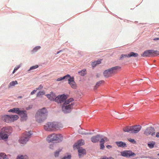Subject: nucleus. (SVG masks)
<instances>
[{"label":"nucleus","instance_id":"nucleus-38","mask_svg":"<svg viewBox=\"0 0 159 159\" xmlns=\"http://www.w3.org/2000/svg\"><path fill=\"white\" fill-rule=\"evenodd\" d=\"M66 77V76H63V77L59 78L57 79V81H61L63 80H64V78H65Z\"/></svg>","mask_w":159,"mask_h":159},{"label":"nucleus","instance_id":"nucleus-48","mask_svg":"<svg viewBox=\"0 0 159 159\" xmlns=\"http://www.w3.org/2000/svg\"><path fill=\"white\" fill-rule=\"evenodd\" d=\"M154 40H159V38H155L154 39Z\"/></svg>","mask_w":159,"mask_h":159},{"label":"nucleus","instance_id":"nucleus-24","mask_svg":"<svg viewBox=\"0 0 159 159\" xmlns=\"http://www.w3.org/2000/svg\"><path fill=\"white\" fill-rule=\"evenodd\" d=\"M0 159H8L7 155L4 153H0Z\"/></svg>","mask_w":159,"mask_h":159},{"label":"nucleus","instance_id":"nucleus-41","mask_svg":"<svg viewBox=\"0 0 159 159\" xmlns=\"http://www.w3.org/2000/svg\"><path fill=\"white\" fill-rule=\"evenodd\" d=\"M37 89H34V90L30 94L31 95H33V94H34L37 91Z\"/></svg>","mask_w":159,"mask_h":159},{"label":"nucleus","instance_id":"nucleus-50","mask_svg":"<svg viewBox=\"0 0 159 159\" xmlns=\"http://www.w3.org/2000/svg\"><path fill=\"white\" fill-rule=\"evenodd\" d=\"M53 147V145H50V146H49V148H52Z\"/></svg>","mask_w":159,"mask_h":159},{"label":"nucleus","instance_id":"nucleus-47","mask_svg":"<svg viewBox=\"0 0 159 159\" xmlns=\"http://www.w3.org/2000/svg\"><path fill=\"white\" fill-rule=\"evenodd\" d=\"M108 157H103V158H102L100 159H108Z\"/></svg>","mask_w":159,"mask_h":159},{"label":"nucleus","instance_id":"nucleus-20","mask_svg":"<svg viewBox=\"0 0 159 159\" xmlns=\"http://www.w3.org/2000/svg\"><path fill=\"white\" fill-rule=\"evenodd\" d=\"M20 110L18 108H15L10 109L8 111V112H12L18 114Z\"/></svg>","mask_w":159,"mask_h":159},{"label":"nucleus","instance_id":"nucleus-40","mask_svg":"<svg viewBox=\"0 0 159 159\" xmlns=\"http://www.w3.org/2000/svg\"><path fill=\"white\" fill-rule=\"evenodd\" d=\"M105 142L104 141V139L103 137V138L100 139V142L101 143H104Z\"/></svg>","mask_w":159,"mask_h":159},{"label":"nucleus","instance_id":"nucleus-6","mask_svg":"<svg viewBox=\"0 0 159 159\" xmlns=\"http://www.w3.org/2000/svg\"><path fill=\"white\" fill-rule=\"evenodd\" d=\"M30 131L27 132H25L23 134L22 137L19 139V142L20 143L25 144L29 140L31 135Z\"/></svg>","mask_w":159,"mask_h":159},{"label":"nucleus","instance_id":"nucleus-53","mask_svg":"<svg viewBox=\"0 0 159 159\" xmlns=\"http://www.w3.org/2000/svg\"><path fill=\"white\" fill-rule=\"evenodd\" d=\"M16 71V70L15 69H14V70H13V71L12 72V73L14 74L15 72Z\"/></svg>","mask_w":159,"mask_h":159},{"label":"nucleus","instance_id":"nucleus-51","mask_svg":"<svg viewBox=\"0 0 159 159\" xmlns=\"http://www.w3.org/2000/svg\"><path fill=\"white\" fill-rule=\"evenodd\" d=\"M108 159H114V158L112 157H110L108 158Z\"/></svg>","mask_w":159,"mask_h":159},{"label":"nucleus","instance_id":"nucleus-19","mask_svg":"<svg viewBox=\"0 0 159 159\" xmlns=\"http://www.w3.org/2000/svg\"><path fill=\"white\" fill-rule=\"evenodd\" d=\"M47 97L51 101H55V98H56L55 94L52 92L50 94L46 95Z\"/></svg>","mask_w":159,"mask_h":159},{"label":"nucleus","instance_id":"nucleus-3","mask_svg":"<svg viewBox=\"0 0 159 159\" xmlns=\"http://www.w3.org/2000/svg\"><path fill=\"white\" fill-rule=\"evenodd\" d=\"M73 100V98H70L64 102L62 107V110L63 111L67 113L70 111L74 105V103L72 102Z\"/></svg>","mask_w":159,"mask_h":159},{"label":"nucleus","instance_id":"nucleus-11","mask_svg":"<svg viewBox=\"0 0 159 159\" xmlns=\"http://www.w3.org/2000/svg\"><path fill=\"white\" fill-rule=\"evenodd\" d=\"M67 98V96L65 95L58 96L55 98V101L58 103H63Z\"/></svg>","mask_w":159,"mask_h":159},{"label":"nucleus","instance_id":"nucleus-22","mask_svg":"<svg viewBox=\"0 0 159 159\" xmlns=\"http://www.w3.org/2000/svg\"><path fill=\"white\" fill-rule=\"evenodd\" d=\"M123 131L125 132L131 133V126H126L123 129Z\"/></svg>","mask_w":159,"mask_h":159},{"label":"nucleus","instance_id":"nucleus-28","mask_svg":"<svg viewBox=\"0 0 159 159\" xmlns=\"http://www.w3.org/2000/svg\"><path fill=\"white\" fill-rule=\"evenodd\" d=\"M18 83L17 81H12L8 85V87L10 88L12 86H14L16 84H17Z\"/></svg>","mask_w":159,"mask_h":159},{"label":"nucleus","instance_id":"nucleus-54","mask_svg":"<svg viewBox=\"0 0 159 159\" xmlns=\"http://www.w3.org/2000/svg\"><path fill=\"white\" fill-rule=\"evenodd\" d=\"M148 158H150V159H153V158L152 157H148Z\"/></svg>","mask_w":159,"mask_h":159},{"label":"nucleus","instance_id":"nucleus-12","mask_svg":"<svg viewBox=\"0 0 159 159\" xmlns=\"http://www.w3.org/2000/svg\"><path fill=\"white\" fill-rule=\"evenodd\" d=\"M121 154L124 157H130L131 156H135L136 154L131 151H124L121 152Z\"/></svg>","mask_w":159,"mask_h":159},{"label":"nucleus","instance_id":"nucleus-49","mask_svg":"<svg viewBox=\"0 0 159 159\" xmlns=\"http://www.w3.org/2000/svg\"><path fill=\"white\" fill-rule=\"evenodd\" d=\"M19 68V67H16L14 68V69L16 70H17Z\"/></svg>","mask_w":159,"mask_h":159},{"label":"nucleus","instance_id":"nucleus-1","mask_svg":"<svg viewBox=\"0 0 159 159\" xmlns=\"http://www.w3.org/2000/svg\"><path fill=\"white\" fill-rule=\"evenodd\" d=\"M47 110L45 107L38 110L35 115L36 121L39 123L43 121L47 118Z\"/></svg>","mask_w":159,"mask_h":159},{"label":"nucleus","instance_id":"nucleus-39","mask_svg":"<svg viewBox=\"0 0 159 159\" xmlns=\"http://www.w3.org/2000/svg\"><path fill=\"white\" fill-rule=\"evenodd\" d=\"M128 140L129 142L132 143H136V142L135 141L134 139H130Z\"/></svg>","mask_w":159,"mask_h":159},{"label":"nucleus","instance_id":"nucleus-25","mask_svg":"<svg viewBox=\"0 0 159 159\" xmlns=\"http://www.w3.org/2000/svg\"><path fill=\"white\" fill-rule=\"evenodd\" d=\"M138 54L137 53H135L133 52H130L128 54V57H136L138 56Z\"/></svg>","mask_w":159,"mask_h":159},{"label":"nucleus","instance_id":"nucleus-42","mask_svg":"<svg viewBox=\"0 0 159 159\" xmlns=\"http://www.w3.org/2000/svg\"><path fill=\"white\" fill-rule=\"evenodd\" d=\"M103 138L104 139L105 142H108L109 141V139L105 137H103Z\"/></svg>","mask_w":159,"mask_h":159},{"label":"nucleus","instance_id":"nucleus-17","mask_svg":"<svg viewBox=\"0 0 159 159\" xmlns=\"http://www.w3.org/2000/svg\"><path fill=\"white\" fill-rule=\"evenodd\" d=\"M77 149H78L79 157H81L82 156L85 154L86 151L84 149L82 148H79Z\"/></svg>","mask_w":159,"mask_h":159},{"label":"nucleus","instance_id":"nucleus-21","mask_svg":"<svg viewBox=\"0 0 159 159\" xmlns=\"http://www.w3.org/2000/svg\"><path fill=\"white\" fill-rule=\"evenodd\" d=\"M116 143L118 147H125L127 146L125 143L121 141L116 142Z\"/></svg>","mask_w":159,"mask_h":159},{"label":"nucleus","instance_id":"nucleus-43","mask_svg":"<svg viewBox=\"0 0 159 159\" xmlns=\"http://www.w3.org/2000/svg\"><path fill=\"white\" fill-rule=\"evenodd\" d=\"M43 86L42 85H39V87L37 88V89L38 90L41 89L43 88Z\"/></svg>","mask_w":159,"mask_h":159},{"label":"nucleus","instance_id":"nucleus-13","mask_svg":"<svg viewBox=\"0 0 159 159\" xmlns=\"http://www.w3.org/2000/svg\"><path fill=\"white\" fill-rule=\"evenodd\" d=\"M141 128V126L140 125L131 126V133L135 134L138 133Z\"/></svg>","mask_w":159,"mask_h":159},{"label":"nucleus","instance_id":"nucleus-18","mask_svg":"<svg viewBox=\"0 0 159 159\" xmlns=\"http://www.w3.org/2000/svg\"><path fill=\"white\" fill-rule=\"evenodd\" d=\"M68 83L72 88L74 89L76 88V85L74 81V78L73 77H72L71 80H69Z\"/></svg>","mask_w":159,"mask_h":159},{"label":"nucleus","instance_id":"nucleus-23","mask_svg":"<svg viewBox=\"0 0 159 159\" xmlns=\"http://www.w3.org/2000/svg\"><path fill=\"white\" fill-rule=\"evenodd\" d=\"M28 157L27 155H18L17 156L16 159H28Z\"/></svg>","mask_w":159,"mask_h":159},{"label":"nucleus","instance_id":"nucleus-5","mask_svg":"<svg viewBox=\"0 0 159 159\" xmlns=\"http://www.w3.org/2000/svg\"><path fill=\"white\" fill-rule=\"evenodd\" d=\"M120 68L118 66H116L106 70L103 72L104 76L106 78H108L111 76L112 74H115L117 72V70Z\"/></svg>","mask_w":159,"mask_h":159},{"label":"nucleus","instance_id":"nucleus-34","mask_svg":"<svg viewBox=\"0 0 159 159\" xmlns=\"http://www.w3.org/2000/svg\"><path fill=\"white\" fill-rule=\"evenodd\" d=\"M71 156L70 155H68L67 156H65L62 158V159H70Z\"/></svg>","mask_w":159,"mask_h":159},{"label":"nucleus","instance_id":"nucleus-14","mask_svg":"<svg viewBox=\"0 0 159 159\" xmlns=\"http://www.w3.org/2000/svg\"><path fill=\"white\" fill-rule=\"evenodd\" d=\"M18 114L20 116L21 120L23 121L26 120L27 118L26 111H25L20 110Z\"/></svg>","mask_w":159,"mask_h":159},{"label":"nucleus","instance_id":"nucleus-16","mask_svg":"<svg viewBox=\"0 0 159 159\" xmlns=\"http://www.w3.org/2000/svg\"><path fill=\"white\" fill-rule=\"evenodd\" d=\"M101 136L99 134H97L95 136H93L91 138V140L93 143H98L99 141V138Z\"/></svg>","mask_w":159,"mask_h":159},{"label":"nucleus","instance_id":"nucleus-33","mask_svg":"<svg viewBox=\"0 0 159 159\" xmlns=\"http://www.w3.org/2000/svg\"><path fill=\"white\" fill-rule=\"evenodd\" d=\"M65 76H66V77L64 79L67 80L68 82L69 81V80H71V79L72 77H70V75H67Z\"/></svg>","mask_w":159,"mask_h":159},{"label":"nucleus","instance_id":"nucleus-2","mask_svg":"<svg viewBox=\"0 0 159 159\" xmlns=\"http://www.w3.org/2000/svg\"><path fill=\"white\" fill-rule=\"evenodd\" d=\"M63 127L62 124L56 122H49L44 125V129L47 131H54Z\"/></svg>","mask_w":159,"mask_h":159},{"label":"nucleus","instance_id":"nucleus-27","mask_svg":"<svg viewBox=\"0 0 159 159\" xmlns=\"http://www.w3.org/2000/svg\"><path fill=\"white\" fill-rule=\"evenodd\" d=\"M155 142L153 141L151 142L148 143V146L150 148H152L154 147Z\"/></svg>","mask_w":159,"mask_h":159},{"label":"nucleus","instance_id":"nucleus-9","mask_svg":"<svg viewBox=\"0 0 159 159\" xmlns=\"http://www.w3.org/2000/svg\"><path fill=\"white\" fill-rule=\"evenodd\" d=\"M62 136L60 134H53L49 135L47 139L49 142H52L55 140H58Z\"/></svg>","mask_w":159,"mask_h":159},{"label":"nucleus","instance_id":"nucleus-55","mask_svg":"<svg viewBox=\"0 0 159 159\" xmlns=\"http://www.w3.org/2000/svg\"><path fill=\"white\" fill-rule=\"evenodd\" d=\"M157 155H158V156H159V153H158V154H157Z\"/></svg>","mask_w":159,"mask_h":159},{"label":"nucleus","instance_id":"nucleus-7","mask_svg":"<svg viewBox=\"0 0 159 159\" xmlns=\"http://www.w3.org/2000/svg\"><path fill=\"white\" fill-rule=\"evenodd\" d=\"M19 118L17 115H5L3 117V120L5 122L9 123L12 122L17 120Z\"/></svg>","mask_w":159,"mask_h":159},{"label":"nucleus","instance_id":"nucleus-8","mask_svg":"<svg viewBox=\"0 0 159 159\" xmlns=\"http://www.w3.org/2000/svg\"><path fill=\"white\" fill-rule=\"evenodd\" d=\"M159 55V52L153 50H147L141 54V56L143 57H150V56H157Z\"/></svg>","mask_w":159,"mask_h":159},{"label":"nucleus","instance_id":"nucleus-10","mask_svg":"<svg viewBox=\"0 0 159 159\" xmlns=\"http://www.w3.org/2000/svg\"><path fill=\"white\" fill-rule=\"evenodd\" d=\"M155 132L154 129L152 127L147 128L144 131V134L146 136L151 135L153 136L155 135Z\"/></svg>","mask_w":159,"mask_h":159},{"label":"nucleus","instance_id":"nucleus-32","mask_svg":"<svg viewBox=\"0 0 159 159\" xmlns=\"http://www.w3.org/2000/svg\"><path fill=\"white\" fill-rule=\"evenodd\" d=\"M45 93L43 91H40L37 94V97H39L41 95L44 94Z\"/></svg>","mask_w":159,"mask_h":159},{"label":"nucleus","instance_id":"nucleus-35","mask_svg":"<svg viewBox=\"0 0 159 159\" xmlns=\"http://www.w3.org/2000/svg\"><path fill=\"white\" fill-rule=\"evenodd\" d=\"M39 67L38 65H36L33 66H32L30 67L29 70H32L37 68Z\"/></svg>","mask_w":159,"mask_h":159},{"label":"nucleus","instance_id":"nucleus-15","mask_svg":"<svg viewBox=\"0 0 159 159\" xmlns=\"http://www.w3.org/2000/svg\"><path fill=\"white\" fill-rule=\"evenodd\" d=\"M84 140H79L74 144L73 145V148L74 149L76 148H80V146L84 145Z\"/></svg>","mask_w":159,"mask_h":159},{"label":"nucleus","instance_id":"nucleus-26","mask_svg":"<svg viewBox=\"0 0 159 159\" xmlns=\"http://www.w3.org/2000/svg\"><path fill=\"white\" fill-rule=\"evenodd\" d=\"M104 82V81L101 80L98 82L96 83V85L95 86L94 89H97L99 86L101 84L103 83Z\"/></svg>","mask_w":159,"mask_h":159},{"label":"nucleus","instance_id":"nucleus-29","mask_svg":"<svg viewBox=\"0 0 159 159\" xmlns=\"http://www.w3.org/2000/svg\"><path fill=\"white\" fill-rule=\"evenodd\" d=\"M101 63V61H97L92 62V65L93 67L96 66L97 65Z\"/></svg>","mask_w":159,"mask_h":159},{"label":"nucleus","instance_id":"nucleus-45","mask_svg":"<svg viewBox=\"0 0 159 159\" xmlns=\"http://www.w3.org/2000/svg\"><path fill=\"white\" fill-rule=\"evenodd\" d=\"M106 147L108 149H110L112 148V146L110 145L107 146Z\"/></svg>","mask_w":159,"mask_h":159},{"label":"nucleus","instance_id":"nucleus-30","mask_svg":"<svg viewBox=\"0 0 159 159\" xmlns=\"http://www.w3.org/2000/svg\"><path fill=\"white\" fill-rule=\"evenodd\" d=\"M78 73L80 74V75L83 76L86 74V70H83L81 71L78 72Z\"/></svg>","mask_w":159,"mask_h":159},{"label":"nucleus","instance_id":"nucleus-4","mask_svg":"<svg viewBox=\"0 0 159 159\" xmlns=\"http://www.w3.org/2000/svg\"><path fill=\"white\" fill-rule=\"evenodd\" d=\"M12 128L9 126L3 127L1 129L0 132V140L8 138V134L11 133Z\"/></svg>","mask_w":159,"mask_h":159},{"label":"nucleus","instance_id":"nucleus-31","mask_svg":"<svg viewBox=\"0 0 159 159\" xmlns=\"http://www.w3.org/2000/svg\"><path fill=\"white\" fill-rule=\"evenodd\" d=\"M61 149H60V150H59L58 151H56L55 152V153H54V156L55 157H58L59 156V152H61Z\"/></svg>","mask_w":159,"mask_h":159},{"label":"nucleus","instance_id":"nucleus-37","mask_svg":"<svg viewBox=\"0 0 159 159\" xmlns=\"http://www.w3.org/2000/svg\"><path fill=\"white\" fill-rule=\"evenodd\" d=\"M100 148L101 149H103L104 147H105V146H104V143H100Z\"/></svg>","mask_w":159,"mask_h":159},{"label":"nucleus","instance_id":"nucleus-52","mask_svg":"<svg viewBox=\"0 0 159 159\" xmlns=\"http://www.w3.org/2000/svg\"><path fill=\"white\" fill-rule=\"evenodd\" d=\"M61 51V50H60V51H58L57 53V54H58Z\"/></svg>","mask_w":159,"mask_h":159},{"label":"nucleus","instance_id":"nucleus-36","mask_svg":"<svg viewBox=\"0 0 159 159\" xmlns=\"http://www.w3.org/2000/svg\"><path fill=\"white\" fill-rule=\"evenodd\" d=\"M124 57H128V55L127 54H122L120 57V59H121L122 58Z\"/></svg>","mask_w":159,"mask_h":159},{"label":"nucleus","instance_id":"nucleus-46","mask_svg":"<svg viewBox=\"0 0 159 159\" xmlns=\"http://www.w3.org/2000/svg\"><path fill=\"white\" fill-rule=\"evenodd\" d=\"M156 137L157 138H159V132H157L156 134Z\"/></svg>","mask_w":159,"mask_h":159},{"label":"nucleus","instance_id":"nucleus-44","mask_svg":"<svg viewBox=\"0 0 159 159\" xmlns=\"http://www.w3.org/2000/svg\"><path fill=\"white\" fill-rule=\"evenodd\" d=\"M40 46H37L34 48V50H35L36 49V50L39 49H40Z\"/></svg>","mask_w":159,"mask_h":159}]
</instances>
